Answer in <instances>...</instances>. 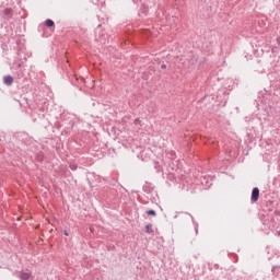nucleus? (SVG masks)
Masks as SVG:
<instances>
[{"instance_id": "f257e3e1", "label": "nucleus", "mask_w": 280, "mask_h": 280, "mask_svg": "<svg viewBox=\"0 0 280 280\" xmlns=\"http://www.w3.org/2000/svg\"><path fill=\"white\" fill-rule=\"evenodd\" d=\"M259 200V188L254 187L252 190V197H250V202L255 203Z\"/></svg>"}, {"instance_id": "f03ea898", "label": "nucleus", "mask_w": 280, "mask_h": 280, "mask_svg": "<svg viewBox=\"0 0 280 280\" xmlns=\"http://www.w3.org/2000/svg\"><path fill=\"white\" fill-rule=\"evenodd\" d=\"M3 84L7 86H12V84H14V78H12V75L3 77Z\"/></svg>"}, {"instance_id": "7ed1b4c3", "label": "nucleus", "mask_w": 280, "mask_h": 280, "mask_svg": "<svg viewBox=\"0 0 280 280\" xmlns=\"http://www.w3.org/2000/svg\"><path fill=\"white\" fill-rule=\"evenodd\" d=\"M31 277H32V272L22 271L19 275V279L21 280H30Z\"/></svg>"}, {"instance_id": "20e7f679", "label": "nucleus", "mask_w": 280, "mask_h": 280, "mask_svg": "<svg viewBox=\"0 0 280 280\" xmlns=\"http://www.w3.org/2000/svg\"><path fill=\"white\" fill-rule=\"evenodd\" d=\"M36 161L38 163H43V161H45V154L43 152H39L37 155H36Z\"/></svg>"}, {"instance_id": "39448f33", "label": "nucleus", "mask_w": 280, "mask_h": 280, "mask_svg": "<svg viewBox=\"0 0 280 280\" xmlns=\"http://www.w3.org/2000/svg\"><path fill=\"white\" fill-rule=\"evenodd\" d=\"M145 233H149V234L154 233V230L152 229V224H147L145 225Z\"/></svg>"}, {"instance_id": "423d86ee", "label": "nucleus", "mask_w": 280, "mask_h": 280, "mask_svg": "<svg viewBox=\"0 0 280 280\" xmlns=\"http://www.w3.org/2000/svg\"><path fill=\"white\" fill-rule=\"evenodd\" d=\"M45 25L46 27H54L55 23L52 20H46Z\"/></svg>"}, {"instance_id": "0eeeda50", "label": "nucleus", "mask_w": 280, "mask_h": 280, "mask_svg": "<svg viewBox=\"0 0 280 280\" xmlns=\"http://www.w3.org/2000/svg\"><path fill=\"white\" fill-rule=\"evenodd\" d=\"M145 213L147 215H152L153 218H156V211L154 210H148Z\"/></svg>"}, {"instance_id": "6e6552de", "label": "nucleus", "mask_w": 280, "mask_h": 280, "mask_svg": "<svg viewBox=\"0 0 280 280\" xmlns=\"http://www.w3.org/2000/svg\"><path fill=\"white\" fill-rule=\"evenodd\" d=\"M70 170H72V172H75V170H78V164H70Z\"/></svg>"}, {"instance_id": "1a4fd4ad", "label": "nucleus", "mask_w": 280, "mask_h": 280, "mask_svg": "<svg viewBox=\"0 0 280 280\" xmlns=\"http://www.w3.org/2000/svg\"><path fill=\"white\" fill-rule=\"evenodd\" d=\"M277 270H280V266H273L271 268V272L275 275V272H277Z\"/></svg>"}, {"instance_id": "9d476101", "label": "nucleus", "mask_w": 280, "mask_h": 280, "mask_svg": "<svg viewBox=\"0 0 280 280\" xmlns=\"http://www.w3.org/2000/svg\"><path fill=\"white\" fill-rule=\"evenodd\" d=\"M63 235L69 236V232H67V230H65Z\"/></svg>"}]
</instances>
